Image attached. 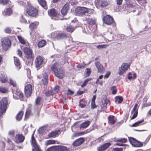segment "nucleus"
Listing matches in <instances>:
<instances>
[{
    "mask_svg": "<svg viewBox=\"0 0 151 151\" xmlns=\"http://www.w3.org/2000/svg\"><path fill=\"white\" fill-rule=\"evenodd\" d=\"M85 65V64L83 62L81 64L77 65V67L78 68H84Z\"/></svg>",
    "mask_w": 151,
    "mask_h": 151,
    "instance_id": "4d7b16f0",
    "label": "nucleus"
},
{
    "mask_svg": "<svg viewBox=\"0 0 151 151\" xmlns=\"http://www.w3.org/2000/svg\"><path fill=\"white\" fill-rule=\"evenodd\" d=\"M53 92H52L51 91H47L45 93V95L47 96H50V95H52Z\"/></svg>",
    "mask_w": 151,
    "mask_h": 151,
    "instance_id": "3c124183",
    "label": "nucleus"
},
{
    "mask_svg": "<svg viewBox=\"0 0 151 151\" xmlns=\"http://www.w3.org/2000/svg\"><path fill=\"white\" fill-rule=\"evenodd\" d=\"M111 145L110 143H107L102 145L98 147L97 150L99 151H102L107 149Z\"/></svg>",
    "mask_w": 151,
    "mask_h": 151,
    "instance_id": "aec40b11",
    "label": "nucleus"
},
{
    "mask_svg": "<svg viewBox=\"0 0 151 151\" xmlns=\"http://www.w3.org/2000/svg\"><path fill=\"white\" fill-rule=\"evenodd\" d=\"M51 69L55 75L60 79L62 78L65 76V71L59 63L54 64L51 67Z\"/></svg>",
    "mask_w": 151,
    "mask_h": 151,
    "instance_id": "f257e3e1",
    "label": "nucleus"
},
{
    "mask_svg": "<svg viewBox=\"0 0 151 151\" xmlns=\"http://www.w3.org/2000/svg\"><path fill=\"white\" fill-rule=\"evenodd\" d=\"M32 86L30 84H29L26 86L24 88V92L25 96L27 97H29L32 93Z\"/></svg>",
    "mask_w": 151,
    "mask_h": 151,
    "instance_id": "9b49d317",
    "label": "nucleus"
},
{
    "mask_svg": "<svg viewBox=\"0 0 151 151\" xmlns=\"http://www.w3.org/2000/svg\"><path fill=\"white\" fill-rule=\"evenodd\" d=\"M58 132L57 131L51 132L48 134V136L49 138H54L58 136Z\"/></svg>",
    "mask_w": 151,
    "mask_h": 151,
    "instance_id": "b1692460",
    "label": "nucleus"
},
{
    "mask_svg": "<svg viewBox=\"0 0 151 151\" xmlns=\"http://www.w3.org/2000/svg\"><path fill=\"white\" fill-rule=\"evenodd\" d=\"M91 78H87L83 82V83L81 85V87H83L85 86L87 84V83L90 81H91Z\"/></svg>",
    "mask_w": 151,
    "mask_h": 151,
    "instance_id": "ea45409f",
    "label": "nucleus"
},
{
    "mask_svg": "<svg viewBox=\"0 0 151 151\" xmlns=\"http://www.w3.org/2000/svg\"><path fill=\"white\" fill-rule=\"evenodd\" d=\"M60 87L59 86H57L55 87L52 90L53 93L55 94L58 93Z\"/></svg>",
    "mask_w": 151,
    "mask_h": 151,
    "instance_id": "37998d69",
    "label": "nucleus"
},
{
    "mask_svg": "<svg viewBox=\"0 0 151 151\" xmlns=\"http://www.w3.org/2000/svg\"><path fill=\"white\" fill-rule=\"evenodd\" d=\"M119 38L121 41H122L125 38V36L124 35L121 34L119 35Z\"/></svg>",
    "mask_w": 151,
    "mask_h": 151,
    "instance_id": "e2e57ef3",
    "label": "nucleus"
},
{
    "mask_svg": "<svg viewBox=\"0 0 151 151\" xmlns=\"http://www.w3.org/2000/svg\"><path fill=\"white\" fill-rule=\"evenodd\" d=\"M129 65L126 63H123L121 67H119L118 73L119 75H122L129 68Z\"/></svg>",
    "mask_w": 151,
    "mask_h": 151,
    "instance_id": "0eeeda50",
    "label": "nucleus"
},
{
    "mask_svg": "<svg viewBox=\"0 0 151 151\" xmlns=\"http://www.w3.org/2000/svg\"><path fill=\"white\" fill-rule=\"evenodd\" d=\"M26 12L29 16L35 17L37 14V10L36 9L32 7H30L27 9Z\"/></svg>",
    "mask_w": 151,
    "mask_h": 151,
    "instance_id": "1a4fd4ad",
    "label": "nucleus"
},
{
    "mask_svg": "<svg viewBox=\"0 0 151 151\" xmlns=\"http://www.w3.org/2000/svg\"><path fill=\"white\" fill-rule=\"evenodd\" d=\"M95 65L99 73H101L104 72L105 69L103 65L99 61H96Z\"/></svg>",
    "mask_w": 151,
    "mask_h": 151,
    "instance_id": "2eb2a0df",
    "label": "nucleus"
},
{
    "mask_svg": "<svg viewBox=\"0 0 151 151\" xmlns=\"http://www.w3.org/2000/svg\"><path fill=\"white\" fill-rule=\"evenodd\" d=\"M57 141L54 140H49L46 141L45 145H48L51 144H56Z\"/></svg>",
    "mask_w": 151,
    "mask_h": 151,
    "instance_id": "4c0bfd02",
    "label": "nucleus"
},
{
    "mask_svg": "<svg viewBox=\"0 0 151 151\" xmlns=\"http://www.w3.org/2000/svg\"><path fill=\"white\" fill-rule=\"evenodd\" d=\"M129 140L130 143L135 147H140L143 145V144L141 142L138 141L133 137L129 138Z\"/></svg>",
    "mask_w": 151,
    "mask_h": 151,
    "instance_id": "6e6552de",
    "label": "nucleus"
},
{
    "mask_svg": "<svg viewBox=\"0 0 151 151\" xmlns=\"http://www.w3.org/2000/svg\"><path fill=\"white\" fill-rule=\"evenodd\" d=\"M114 151H122L123 149L122 148H114Z\"/></svg>",
    "mask_w": 151,
    "mask_h": 151,
    "instance_id": "0e129e2a",
    "label": "nucleus"
},
{
    "mask_svg": "<svg viewBox=\"0 0 151 151\" xmlns=\"http://www.w3.org/2000/svg\"><path fill=\"white\" fill-rule=\"evenodd\" d=\"M44 132V128L41 127L39 128L38 130V132L39 134H43Z\"/></svg>",
    "mask_w": 151,
    "mask_h": 151,
    "instance_id": "09e8293b",
    "label": "nucleus"
},
{
    "mask_svg": "<svg viewBox=\"0 0 151 151\" xmlns=\"http://www.w3.org/2000/svg\"><path fill=\"white\" fill-rule=\"evenodd\" d=\"M110 74V73L109 72H107L104 76V78H108Z\"/></svg>",
    "mask_w": 151,
    "mask_h": 151,
    "instance_id": "69168bd1",
    "label": "nucleus"
},
{
    "mask_svg": "<svg viewBox=\"0 0 151 151\" xmlns=\"http://www.w3.org/2000/svg\"><path fill=\"white\" fill-rule=\"evenodd\" d=\"M128 78L129 80H131L133 79L132 74L131 73H129L128 75Z\"/></svg>",
    "mask_w": 151,
    "mask_h": 151,
    "instance_id": "680f3d73",
    "label": "nucleus"
},
{
    "mask_svg": "<svg viewBox=\"0 0 151 151\" xmlns=\"http://www.w3.org/2000/svg\"><path fill=\"white\" fill-rule=\"evenodd\" d=\"M109 102V101L107 99H106L104 100V104L106 106L107 105Z\"/></svg>",
    "mask_w": 151,
    "mask_h": 151,
    "instance_id": "338daca9",
    "label": "nucleus"
},
{
    "mask_svg": "<svg viewBox=\"0 0 151 151\" xmlns=\"http://www.w3.org/2000/svg\"><path fill=\"white\" fill-rule=\"evenodd\" d=\"M69 9V7L68 5L67 4H66L63 7L61 10V12L63 15H65L67 12L68 10Z\"/></svg>",
    "mask_w": 151,
    "mask_h": 151,
    "instance_id": "4be33fe9",
    "label": "nucleus"
},
{
    "mask_svg": "<svg viewBox=\"0 0 151 151\" xmlns=\"http://www.w3.org/2000/svg\"><path fill=\"white\" fill-rule=\"evenodd\" d=\"M56 151H70L69 148L61 145L56 146Z\"/></svg>",
    "mask_w": 151,
    "mask_h": 151,
    "instance_id": "5701e85b",
    "label": "nucleus"
},
{
    "mask_svg": "<svg viewBox=\"0 0 151 151\" xmlns=\"http://www.w3.org/2000/svg\"><path fill=\"white\" fill-rule=\"evenodd\" d=\"M85 140L83 138H80L76 140L72 144L74 146H78L81 145L84 142Z\"/></svg>",
    "mask_w": 151,
    "mask_h": 151,
    "instance_id": "6ab92c4d",
    "label": "nucleus"
},
{
    "mask_svg": "<svg viewBox=\"0 0 151 151\" xmlns=\"http://www.w3.org/2000/svg\"><path fill=\"white\" fill-rule=\"evenodd\" d=\"M111 90L112 91V93L113 94H115L116 93V89L115 86H112L111 88Z\"/></svg>",
    "mask_w": 151,
    "mask_h": 151,
    "instance_id": "49530a36",
    "label": "nucleus"
},
{
    "mask_svg": "<svg viewBox=\"0 0 151 151\" xmlns=\"http://www.w3.org/2000/svg\"><path fill=\"white\" fill-rule=\"evenodd\" d=\"M30 114V111H27L25 113V118H28Z\"/></svg>",
    "mask_w": 151,
    "mask_h": 151,
    "instance_id": "13d9d810",
    "label": "nucleus"
},
{
    "mask_svg": "<svg viewBox=\"0 0 151 151\" xmlns=\"http://www.w3.org/2000/svg\"><path fill=\"white\" fill-rule=\"evenodd\" d=\"M23 50L27 59H32L34 58V55L31 49L27 47H25Z\"/></svg>",
    "mask_w": 151,
    "mask_h": 151,
    "instance_id": "423d86ee",
    "label": "nucleus"
},
{
    "mask_svg": "<svg viewBox=\"0 0 151 151\" xmlns=\"http://www.w3.org/2000/svg\"><path fill=\"white\" fill-rule=\"evenodd\" d=\"M14 64L19 69L21 67V66L19 60L17 57H14Z\"/></svg>",
    "mask_w": 151,
    "mask_h": 151,
    "instance_id": "bb28decb",
    "label": "nucleus"
},
{
    "mask_svg": "<svg viewBox=\"0 0 151 151\" xmlns=\"http://www.w3.org/2000/svg\"><path fill=\"white\" fill-rule=\"evenodd\" d=\"M127 141V139L126 138H124L118 139L117 140V142H120L125 143Z\"/></svg>",
    "mask_w": 151,
    "mask_h": 151,
    "instance_id": "864d4df0",
    "label": "nucleus"
},
{
    "mask_svg": "<svg viewBox=\"0 0 151 151\" xmlns=\"http://www.w3.org/2000/svg\"><path fill=\"white\" fill-rule=\"evenodd\" d=\"M8 102L6 98H3L0 101V117L4 113L7 108Z\"/></svg>",
    "mask_w": 151,
    "mask_h": 151,
    "instance_id": "7ed1b4c3",
    "label": "nucleus"
},
{
    "mask_svg": "<svg viewBox=\"0 0 151 151\" xmlns=\"http://www.w3.org/2000/svg\"><path fill=\"white\" fill-rule=\"evenodd\" d=\"M12 13V9L10 8H7L5 11L4 15L5 16H9Z\"/></svg>",
    "mask_w": 151,
    "mask_h": 151,
    "instance_id": "473e14b6",
    "label": "nucleus"
},
{
    "mask_svg": "<svg viewBox=\"0 0 151 151\" xmlns=\"http://www.w3.org/2000/svg\"><path fill=\"white\" fill-rule=\"evenodd\" d=\"M40 100L41 98L40 97H38L36 100V104L37 105H40Z\"/></svg>",
    "mask_w": 151,
    "mask_h": 151,
    "instance_id": "bf43d9fd",
    "label": "nucleus"
},
{
    "mask_svg": "<svg viewBox=\"0 0 151 151\" xmlns=\"http://www.w3.org/2000/svg\"><path fill=\"white\" fill-rule=\"evenodd\" d=\"M111 0H96L95 1L97 7L104 8L107 7L110 3Z\"/></svg>",
    "mask_w": 151,
    "mask_h": 151,
    "instance_id": "20e7f679",
    "label": "nucleus"
},
{
    "mask_svg": "<svg viewBox=\"0 0 151 151\" xmlns=\"http://www.w3.org/2000/svg\"><path fill=\"white\" fill-rule=\"evenodd\" d=\"M91 130L90 129H87L84 131L81 132L79 134L80 135H83L90 132Z\"/></svg>",
    "mask_w": 151,
    "mask_h": 151,
    "instance_id": "de8ad7c7",
    "label": "nucleus"
},
{
    "mask_svg": "<svg viewBox=\"0 0 151 151\" xmlns=\"http://www.w3.org/2000/svg\"><path fill=\"white\" fill-rule=\"evenodd\" d=\"M116 4L117 5H119L122 4V0H116Z\"/></svg>",
    "mask_w": 151,
    "mask_h": 151,
    "instance_id": "774afa93",
    "label": "nucleus"
},
{
    "mask_svg": "<svg viewBox=\"0 0 151 151\" xmlns=\"http://www.w3.org/2000/svg\"><path fill=\"white\" fill-rule=\"evenodd\" d=\"M144 121L143 119H142L141 120L137 121L132 125V127H136L139 126V124Z\"/></svg>",
    "mask_w": 151,
    "mask_h": 151,
    "instance_id": "c9c22d12",
    "label": "nucleus"
},
{
    "mask_svg": "<svg viewBox=\"0 0 151 151\" xmlns=\"http://www.w3.org/2000/svg\"><path fill=\"white\" fill-rule=\"evenodd\" d=\"M38 24L39 23L38 22H35L30 24L29 28L31 29H33L35 28Z\"/></svg>",
    "mask_w": 151,
    "mask_h": 151,
    "instance_id": "c85d7f7f",
    "label": "nucleus"
},
{
    "mask_svg": "<svg viewBox=\"0 0 151 151\" xmlns=\"http://www.w3.org/2000/svg\"><path fill=\"white\" fill-rule=\"evenodd\" d=\"M114 116L112 115L109 116L108 117L109 122L112 124L115 123V120L114 119Z\"/></svg>",
    "mask_w": 151,
    "mask_h": 151,
    "instance_id": "c756f323",
    "label": "nucleus"
},
{
    "mask_svg": "<svg viewBox=\"0 0 151 151\" xmlns=\"http://www.w3.org/2000/svg\"><path fill=\"white\" fill-rule=\"evenodd\" d=\"M131 113L132 114H133V115L131 117V119H135L137 116L138 111H132Z\"/></svg>",
    "mask_w": 151,
    "mask_h": 151,
    "instance_id": "a19ab883",
    "label": "nucleus"
},
{
    "mask_svg": "<svg viewBox=\"0 0 151 151\" xmlns=\"http://www.w3.org/2000/svg\"><path fill=\"white\" fill-rule=\"evenodd\" d=\"M108 45H99L96 47L97 48L99 49H101L102 48H106L108 46Z\"/></svg>",
    "mask_w": 151,
    "mask_h": 151,
    "instance_id": "c03bdc74",
    "label": "nucleus"
},
{
    "mask_svg": "<svg viewBox=\"0 0 151 151\" xmlns=\"http://www.w3.org/2000/svg\"><path fill=\"white\" fill-rule=\"evenodd\" d=\"M88 24L90 25H93L96 23V20L90 18H88L86 19Z\"/></svg>",
    "mask_w": 151,
    "mask_h": 151,
    "instance_id": "cd10ccee",
    "label": "nucleus"
},
{
    "mask_svg": "<svg viewBox=\"0 0 151 151\" xmlns=\"http://www.w3.org/2000/svg\"><path fill=\"white\" fill-rule=\"evenodd\" d=\"M90 124V122L89 121H87L82 123L80 126V128H85L87 127Z\"/></svg>",
    "mask_w": 151,
    "mask_h": 151,
    "instance_id": "a878e982",
    "label": "nucleus"
},
{
    "mask_svg": "<svg viewBox=\"0 0 151 151\" xmlns=\"http://www.w3.org/2000/svg\"><path fill=\"white\" fill-rule=\"evenodd\" d=\"M103 20L106 24L110 25L112 24L114 22L113 19L109 15H106L103 17Z\"/></svg>",
    "mask_w": 151,
    "mask_h": 151,
    "instance_id": "ddd939ff",
    "label": "nucleus"
},
{
    "mask_svg": "<svg viewBox=\"0 0 151 151\" xmlns=\"http://www.w3.org/2000/svg\"><path fill=\"white\" fill-rule=\"evenodd\" d=\"M17 37L19 42L21 43L24 45L25 44V42L22 37L20 36H18Z\"/></svg>",
    "mask_w": 151,
    "mask_h": 151,
    "instance_id": "79ce46f5",
    "label": "nucleus"
},
{
    "mask_svg": "<svg viewBox=\"0 0 151 151\" xmlns=\"http://www.w3.org/2000/svg\"><path fill=\"white\" fill-rule=\"evenodd\" d=\"M67 38V35L64 33H58L55 37V39L58 40L65 39Z\"/></svg>",
    "mask_w": 151,
    "mask_h": 151,
    "instance_id": "412c9836",
    "label": "nucleus"
},
{
    "mask_svg": "<svg viewBox=\"0 0 151 151\" xmlns=\"http://www.w3.org/2000/svg\"><path fill=\"white\" fill-rule=\"evenodd\" d=\"M35 63L36 68L42 67L43 63V58L40 56L37 57L36 58Z\"/></svg>",
    "mask_w": 151,
    "mask_h": 151,
    "instance_id": "9d476101",
    "label": "nucleus"
},
{
    "mask_svg": "<svg viewBox=\"0 0 151 151\" xmlns=\"http://www.w3.org/2000/svg\"><path fill=\"white\" fill-rule=\"evenodd\" d=\"M1 45L3 49L6 51L9 48L11 42L9 39L7 37H4L1 39Z\"/></svg>",
    "mask_w": 151,
    "mask_h": 151,
    "instance_id": "39448f33",
    "label": "nucleus"
},
{
    "mask_svg": "<svg viewBox=\"0 0 151 151\" xmlns=\"http://www.w3.org/2000/svg\"><path fill=\"white\" fill-rule=\"evenodd\" d=\"M46 43L45 41L44 40H42L38 42L37 45L39 48L45 46Z\"/></svg>",
    "mask_w": 151,
    "mask_h": 151,
    "instance_id": "7c9ffc66",
    "label": "nucleus"
},
{
    "mask_svg": "<svg viewBox=\"0 0 151 151\" xmlns=\"http://www.w3.org/2000/svg\"><path fill=\"white\" fill-rule=\"evenodd\" d=\"M91 10L84 7L78 6L76 8L75 13L77 15L83 17L86 15L88 16L87 14L88 13L89 10Z\"/></svg>",
    "mask_w": 151,
    "mask_h": 151,
    "instance_id": "f03ea898",
    "label": "nucleus"
},
{
    "mask_svg": "<svg viewBox=\"0 0 151 151\" xmlns=\"http://www.w3.org/2000/svg\"><path fill=\"white\" fill-rule=\"evenodd\" d=\"M97 106L96 105L95 102L91 101V109H94L96 108Z\"/></svg>",
    "mask_w": 151,
    "mask_h": 151,
    "instance_id": "6e6d98bb",
    "label": "nucleus"
},
{
    "mask_svg": "<svg viewBox=\"0 0 151 151\" xmlns=\"http://www.w3.org/2000/svg\"><path fill=\"white\" fill-rule=\"evenodd\" d=\"M48 13L51 17L52 19L55 20L56 18V17L58 15V14L56 10L54 9H52L49 12H48Z\"/></svg>",
    "mask_w": 151,
    "mask_h": 151,
    "instance_id": "f3484780",
    "label": "nucleus"
},
{
    "mask_svg": "<svg viewBox=\"0 0 151 151\" xmlns=\"http://www.w3.org/2000/svg\"><path fill=\"white\" fill-rule=\"evenodd\" d=\"M23 112V111H21L16 116V119L17 120H20L22 118Z\"/></svg>",
    "mask_w": 151,
    "mask_h": 151,
    "instance_id": "2f4dec72",
    "label": "nucleus"
},
{
    "mask_svg": "<svg viewBox=\"0 0 151 151\" xmlns=\"http://www.w3.org/2000/svg\"><path fill=\"white\" fill-rule=\"evenodd\" d=\"M15 141L17 143H21L23 142L25 137L22 134H18L16 135Z\"/></svg>",
    "mask_w": 151,
    "mask_h": 151,
    "instance_id": "a211bd4d",
    "label": "nucleus"
},
{
    "mask_svg": "<svg viewBox=\"0 0 151 151\" xmlns=\"http://www.w3.org/2000/svg\"><path fill=\"white\" fill-rule=\"evenodd\" d=\"M10 84L13 86H16L17 84L15 81H13L11 79H10Z\"/></svg>",
    "mask_w": 151,
    "mask_h": 151,
    "instance_id": "8fccbe9b",
    "label": "nucleus"
},
{
    "mask_svg": "<svg viewBox=\"0 0 151 151\" xmlns=\"http://www.w3.org/2000/svg\"><path fill=\"white\" fill-rule=\"evenodd\" d=\"M42 81L44 87L46 86L48 83V78L47 74L45 73H42Z\"/></svg>",
    "mask_w": 151,
    "mask_h": 151,
    "instance_id": "dca6fc26",
    "label": "nucleus"
},
{
    "mask_svg": "<svg viewBox=\"0 0 151 151\" xmlns=\"http://www.w3.org/2000/svg\"><path fill=\"white\" fill-rule=\"evenodd\" d=\"M8 80L6 76L5 75L1 74L0 76V81L2 83H5Z\"/></svg>",
    "mask_w": 151,
    "mask_h": 151,
    "instance_id": "393cba45",
    "label": "nucleus"
},
{
    "mask_svg": "<svg viewBox=\"0 0 151 151\" xmlns=\"http://www.w3.org/2000/svg\"><path fill=\"white\" fill-rule=\"evenodd\" d=\"M13 97L15 99H19L21 101L24 100V96L22 92L21 91H16L13 93Z\"/></svg>",
    "mask_w": 151,
    "mask_h": 151,
    "instance_id": "4468645a",
    "label": "nucleus"
},
{
    "mask_svg": "<svg viewBox=\"0 0 151 151\" xmlns=\"http://www.w3.org/2000/svg\"><path fill=\"white\" fill-rule=\"evenodd\" d=\"M138 106V104H136L134 106L133 109L132 111H138V110L137 109Z\"/></svg>",
    "mask_w": 151,
    "mask_h": 151,
    "instance_id": "052dcab7",
    "label": "nucleus"
},
{
    "mask_svg": "<svg viewBox=\"0 0 151 151\" xmlns=\"http://www.w3.org/2000/svg\"><path fill=\"white\" fill-rule=\"evenodd\" d=\"M11 28L9 27H7L5 29V32L8 34L11 32Z\"/></svg>",
    "mask_w": 151,
    "mask_h": 151,
    "instance_id": "5fc2aeb1",
    "label": "nucleus"
},
{
    "mask_svg": "<svg viewBox=\"0 0 151 151\" xmlns=\"http://www.w3.org/2000/svg\"><path fill=\"white\" fill-rule=\"evenodd\" d=\"M9 0H0V4H6L8 3Z\"/></svg>",
    "mask_w": 151,
    "mask_h": 151,
    "instance_id": "603ef678",
    "label": "nucleus"
},
{
    "mask_svg": "<svg viewBox=\"0 0 151 151\" xmlns=\"http://www.w3.org/2000/svg\"><path fill=\"white\" fill-rule=\"evenodd\" d=\"M40 5L42 7H45L46 6V3L45 0H37Z\"/></svg>",
    "mask_w": 151,
    "mask_h": 151,
    "instance_id": "f704fd0d",
    "label": "nucleus"
},
{
    "mask_svg": "<svg viewBox=\"0 0 151 151\" xmlns=\"http://www.w3.org/2000/svg\"><path fill=\"white\" fill-rule=\"evenodd\" d=\"M46 151H56V146L49 147L46 150Z\"/></svg>",
    "mask_w": 151,
    "mask_h": 151,
    "instance_id": "a18cd8bd",
    "label": "nucleus"
},
{
    "mask_svg": "<svg viewBox=\"0 0 151 151\" xmlns=\"http://www.w3.org/2000/svg\"><path fill=\"white\" fill-rule=\"evenodd\" d=\"M123 100V98L122 96H118L115 97V102H118L119 104L121 103Z\"/></svg>",
    "mask_w": 151,
    "mask_h": 151,
    "instance_id": "72a5a7b5",
    "label": "nucleus"
},
{
    "mask_svg": "<svg viewBox=\"0 0 151 151\" xmlns=\"http://www.w3.org/2000/svg\"><path fill=\"white\" fill-rule=\"evenodd\" d=\"M75 29L74 27L70 26L67 28L66 30L68 32H72L74 31Z\"/></svg>",
    "mask_w": 151,
    "mask_h": 151,
    "instance_id": "58836bf2",
    "label": "nucleus"
},
{
    "mask_svg": "<svg viewBox=\"0 0 151 151\" xmlns=\"http://www.w3.org/2000/svg\"><path fill=\"white\" fill-rule=\"evenodd\" d=\"M8 91V88L3 86H0V92L3 93L6 92Z\"/></svg>",
    "mask_w": 151,
    "mask_h": 151,
    "instance_id": "e433bc0d",
    "label": "nucleus"
},
{
    "mask_svg": "<svg viewBox=\"0 0 151 151\" xmlns=\"http://www.w3.org/2000/svg\"><path fill=\"white\" fill-rule=\"evenodd\" d=\"M31 144L32 146L34 148H32V151H41V149L39 148V147L37 145L35 139L33 136L32 135L31 139Z\"/></svg>",
    "mask_w": 151,
    "mask_h": 151,
    "instance_id": "f8f14e48",
    "label": "nucleus"
}]
</instances>
